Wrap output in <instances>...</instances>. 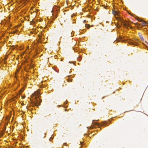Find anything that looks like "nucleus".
Here are the masks:
<instances>
[{
  "mask_svg": "<svg viewBox=\"0 0 148 148\" xmlns=\"http://www.w3.org/2000/svg\"><path fill=\"white\" fill-rule=\"evenodd\" d=\"M41 101V99H40L39 102L38 101V100L36 99V101L34 103V104L36 106H39L40 105V102Z\"/></svg>",
  "mask_w": 148,
  "mask_h": 148,
  "instance_id": "f257e3e1",
  "label": "nucleus"
},
{
  "mask_svg": "<svg viewBox=\"0 0 148 148\" xmlns=\"http://www.w3.org/2000/svg\"><path fill=\"white\" fill-rule=\"evenodd\" d=\"M40 90L38 89L37 90L36 92H35L34 93V94L37 97H39V96H40Z\"/></svg>",
  "mask_w": 148,
  "mask_h": 148,
  "instance_id": "f03ea898",
  "label": "nucleus"
},
{
  "mask_svg": "<svg viewBox=\"0 0 148 148\" xmlns=\"http://www.w3.org/2000/svg\"><path fill=\"white\" fill-rule=\"evenodd\" d=\"M148 24V23L145 21H143V22L141 23V25L143 26H146Z\"/></svg>",
  "mask_w": 148,
  "mask_h": 148,
  "instance_id": "7ed1b4c3",
  "label": "nucleus"
},
{
  "mask_svg": "<svg viewBox=\"0 0 148 148\" xmlns=\"http://www.w3.org/2000/svg\"><path fill=\"white\" fill-rule=\"evenodd\" d=\"M129 43L130 44H132L135 45H137V43H135L134 42V41L132 40H131L129 41Z\"/></svg>",
  "mask_w": 148,
  "mask_h": 148,
  "instance_id": "20e7f679",
  "label": "nucleus"
},
{
  "mask_svg": "<svg viewBox=\"0 0 148 148\" xmlns=\"http://www.w3.org/2000/svg\"><path fill=\"white\" fill-rule=\"evenodd\" d=\"M113 14L114 15H117V16L119 15V12H118L116 11H113Z\"/></svg>",
  "mask_w": 148,
  "mask_h": 148,
  "instance_id": "39448f33",
  "label": "nucleus"
},
{
  "mask_svg": "<svg viewBox=\"0 0 148 148\" xmlns=\"http://www.w3.org/2000/svg\"><path fill=\"white\" fill-rule=\"evenodd\" d=\"M107 124V123L106 122L103 121L101 122V126H105Z\"/></svg>",
  "mask_w": 148,
  "mask_h": 148,
  "instance_id": "423d86ee",
  "label": "nucleus"
},
{
  "mask_svg": "<svg viewBox=\"0 0 148 148\" xmlns=\"http://www.w3.org/2000/svg\"><path fill=\"white\" fill-rule=\"evenodd\" d=\"M86 27H87L88 28H89L90 27V26L88 24H86L85 25Z\"/></svg>",
  "mask_w": 148,
  "mask_h": 148,
  "instance_id": "0eeeda50",
  "label": "nucleus"
},
{
  "mask_svg": "<svg viewBox=\"0 0 148 148\" xmlns=\"http://www.w3.org/2000/svg\"><path fill=\"white\" fill-rule=\"evenodd\" d=\"M124 25L125 27L127 26V27H130L129 25H127V24L126 23H124Z\"/></svg>",
  "mask_w": 148,
  "mask_h": 148,
  "instance_id": "6e6552de",
  "label": "nucleus"
},
{
  "mask_svg": "<svg viewBox=\"0 0 148 148\" xmlns=\"http://www.w3.org/2000/svg\"><path fill=\"white\" fill-rule=\"evenodd\" d=\"M138 21H139L140 22H143V20L141 18H138Z\"/></svg>",
  "mask_w": 148,
  "mask_h": 148,
  "instance_id": "1a4fd4ad",
  "label": "nucleus"
},
{
  "mask_svg": "<svg viewBox=\"0 0 148 148\" xmlns=\"http://www.w3.org/2000/svg\"><path fill=\"white\" fill-rule=\"evenodd\" d=\"M6 119L8 120L9 121L10 119V117H6Z\"/></svg>",
  "mask_w": 148,
  "mask_h": 148,
  "instance_id": "9d476101",
  "label": "nucleus"
},
{
  "mask_svg": "<svg viewBox=\"0 0 148 148\" xmlns=\"http://www.w3.org/2000/svg\"><path fill=\"white\" fill-rule=\"evenodd\" d=\"M16 32V30L15 31H14L12 32V33L13 34H15Z\"/></svg>",
  "mask_w": 148,
  "mask_h": 148,
  "instance_id": "9b49d317",
  "label": "nucleus"
},
{
  "mask_svg": "<svg viewBox=\"0 0 148 148\" xmlns=\"http://www.w3.org/2000/svg\"><path fill=\"white\" fill-rule=\"evenodd\" d=\"M41 35H39L38 37L39 38H40L41 37Z\"/></svg>",
  "mask_w": 148,
  "mask_h": 148,
  "instance_id": "f8f14e48",
  "label": "nucleus"
},
{
  "mask_svg": "<svg viewBox=\"0 0 148 148\" xmlns=\"http://www.w3.org/2000/svg\"><path fill=\"white\" fill-rule=\"evenodd\" d=\"M136 24L137 25H139V23H136Z\"/></svg>",
  "mask_w": 148,
  "mask_h": 148,
  "instance_id": "ddd939ff",
  "label": "nucleus"
},
{
  "mask_svg": "<svg viewBox=\"0 0 148 148\" xmlns=\"http://www.w3.org/2000/svg\"><path fill=\"white\" fill-rule=\"evenodd\" d=\"M86 22V20H84V23H85V22Z\"/></svg>",
  "mask_w": 148,
  "mask_h": 148,
  "instance_id": "4468645a",
  "label": "nucleus"
},
{
  "mask_svg": "<svg viewBox=\"0 0 148 148\" xmlns=\"http://www.w3.org/2000/svg\"><path fill=\"white\" fill-rule=\"evenodd\" d=\"M41 35H42V32H41Z\"/></svg>",
  "mask_w": 148,
  "mask_h": 148,
  "instance_id": "2eb2a0df",
  "label": "nucleus"
},
{
  "mask_svg": "<svg viewBox=\"0 0 148 148\" xmlns=\"http://www.w3.org/2000/svg\"><path fill=\"white\" fill-rule=\"evenodd\" d=\"M22 105H23L24 104L23 103H22L21 104Z\"/></svg>",
  "mask_w": 148,
  "mask_h": 148,
  "instance_id": "dca6fc26",
  "label": "nucleus"
},
{
  "mask_svg": "<svg viewBox=\"0 0 148 148\" xmlns=\"http://www.w3.org/2000/svg\"><path fill=\"white\" fill-rule=\"evenodd\" d=\"M69 81H71V79H69Z\"/></svg>",
  "mask_w": 148,
  "mask_h": 148,
  "instance_id": "f3484780",
  "label": "nucleus"
},
{
  "mask_svg": "<svg viewBox=\"0 0 148 148\" xmlns=\"http://www.w3.org/2000/svg\"><path fill=\"white\" fill-rule=\"evenodd\" d=\"M97 124L98 125H99V124L97 123Z\"/></svg>",
  "mask_w": 148,
  "mask_h": 148,
  "instance_id": "a211bd4d",
  "label": "nucleus"
},
{
  "mask_svg": "<svg viewBox=\"0 0 148 148\" xmlns=\"http://www.w3.org/2000/svg\"><path fill=\"white\" fill-rule=\"evenodd\" d=\"M24 97H22V98L23 99V98H24Z\"/></svg>",
  "mask_w": 148,
  "mask_h": 148,
  "instance_id": "6ab92c4d",
  "label": "nucleus"
},
{
  "mask_svg": "<svg viewBox=\"0 0 148 148\" xmlns=\"http://www.w3.org/2000/svg\"><path fill=\"white\" fill-rule=\"evenodd\" d=\"M66 109H65V111H66Z\"/></svg>",
  "mask_w": 148,
  "mask_h": 148,
  "instance_id": "aec40b11",
  "label": "nucleus"
},
{
  "mask_svg": "<svg viewBox=\"0 0 148 148\" xmlns=\"http://www.w3.org/2000/svg\"><path fill=\"white\" fill-rule=\"evenodd\" d=\"M27 49L29 48V47H27Z\"/></svg>",
  "mask_w": 148,
  "mask_h": 148,
  "instance_id": "412c9836",
  "label": "nucleus"
}]
</instances>
